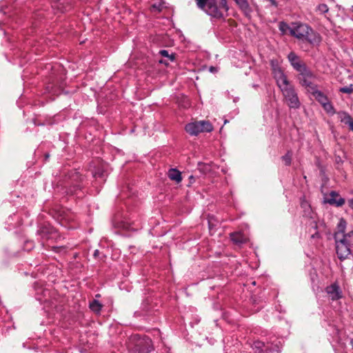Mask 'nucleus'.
Segmentation results:
<instances>
[{
	"instance_id": "obj_21",
	"label": "nucleus",
	"mask_w": 353,
	"mask_h": 353,
	"mask_svg": "<svg viewBox=\"0 0 353 353\" xmlns=\"http://www.w3.org/2000/svg\"><path fill=\"white\" fill-rule=\"evenodd\" d=\"M337 115L341 122L344 123L346 125H348V123H350V121H352V119L350 117V115L345 112H337Z\"/></svg>"
},
{
	"instance_id": "obj_25",
	"label": "nucleus",
	"mask_w": 353,
	"mask_h": 353,
	"mask_svg": "<svg viewBox=\"0 0 353 353\" xmlns=\"http://www.w3.org/2000/svg\"><path fill=\"white\" fill-rule=\"evenodd\" d=\"M219 6H220L223 12V14L225 12H227L229 10V7L228 6L227 0H221L219 4Z\"/></svg>"
},
{
	"instance_id": "obj_18",
	"label": "nucleus",
	"mask_w": 353,
	"mask_h": 353,
	"mask_svg": "<svg viewBox=\"0 0 353 353\" xmlns=\"http://www.w3.org/2000/svg\"><path fill=\"white\" fill-rule=\"evenodd\" d=\"M169 178L176 183H180L182 181L181 173L176 169L171 168L168 172Z\"/></svg>"
},
{
	"instance_id": "obj_23",
	"label": "nucleus",
	"mask_w": 353,
	"mask_h": 353,
	"mask_svg": "<svg viewBox=\"0 0 353 353\" xmlns=\"http://www.w3.org/2000/svg\"><path fill=\"white\" fill-rule=\"evenodd\" d=\"M316 11L319 14H326L329 11V8L326 4L321 3L316 7Z\"/></svg>"
},
{
	"instance_id": "obj_38",
	"label": "nucleus",
	"mask_w": 353,
	"mask_h": 353,
	"mask_svg": "<svg viewBox=\"0 0 353 353\" xmlns=\"http://www.w3.org/2000/svg\"><path fill=\"white\" fill-rule=\"evenodd\" d=\"M350 10H351L352 12H353V5L351 6V8H350Z\"/></svg>"
},
{
	"instance_id": "obj_10",
	"label": "nucleus",
	"mask_w": 353,
	"mask_h": 353,
	"mask_svg": "<svg viewBox=\"0 0 353 353\" xmlns=\"http://www.w3.org/2000/svg\"><path fill=\"white\" fill-rule=\"evenodd\" d=\"M328 298L332 301H337L343 297V292L337 282H334L325 288Z\"/></svg>"
},
{
	"instance_id": "obj_24",
	"label": "nucleus",
	"mask_w": 353,
	"mask_h": 353,
	"mask_svg": "<svg viewBox=\"0 0 353 353\" xmlns=\"http://www.w3.org/2000/svg\"><path fill=\"white\" fill-rule=\"evenodd\" d=\"M339 92L342 93L351 94L353 92V85L351 84L349 86H344L339 89Z\"/></svg>"
},
{
	"instance_id": "obj_13",
	"label": "nucleus",
	"mask_w": 353,
	"mask_h": 353,
	"mask_svg": "<svg viewBox=\"0 0 353 353\" xmlns=\"http://www.w3.org/2000/svg\"><path fill=\"white\" fill-rule=\"evenodd\" d=\"M238 6L240 10L244 14L246 17H250L252 12L251 8L248 0H234Z\"/></svg>"
},
{
	"instance_id": "obj_28",
	"label": "nucleus",
	"mask_w": 353,
	"mask_h": 353,
	"mask_svg": "<svg viewBox=\"0 0 353 353\" xmlns=\"http://www.w3.org/2000/svg\"><path fill=\"white\" fill-rule=\"evenodd\" d=\"M57 3H60L61 5V7H59V6L57 5V3H54V4L52 6V8H57L58 10H59L61 12H64L66 8L62 6V3L61 2V0L59 1Z\"/></svg>"
},
{
	"instance_id": "obj_15",
	"label": "nucleus",
	"mask_w": 353,
	"mask_h": 353,
	"mask_svg": "<svg viewBox=\"0 0 353 353\" xmlns=\"http://www.w3.org/2000/svg\"><path fill=\"white\" fill-rule=\"evenodd\" d=\"M230 239L234 243L238 245L246 243L247 241L248 240V237L247 236V235H245L242 232H235L231 233Z\"/></svg>"
},
{
	"instance_id": "obj_16",
	"label": "nucleus",
	"mask_w": 353,
	"mask_h": 353,
	"mask_svg": "<svg viewBox=\"0 0 353 353\" xmlns=\"http://www.w3.org/2000/svg\"><path fill=\"white\" fill-rule=\"evenodd\" d=\"M185 129L192 136H196L201 132L199 121H194L187 124Z\"/></svg>"
},
{
	"instance_id": "obj_20",
	"label": "nucleus",
	"mask_w": 353,
	"mask_h": 353,
	"mask_svg": "<svg viewBox=\"0 0 353 353\" xmlns=\"http://www.w3.org/2000/svg\"><path fill=\"white\" fill-rule=\"evenodd\" d=\"M89 307L92 312L96 314H99L102 308V305L99 301L94 299L90 303Z\"/></svg>"
},
{
	"instance_id": "obj_29",
	"label": "nucleus",
	"mask_w": 353,
	"mask_h": 353,
	"mask_svg": "<svg viewBox=\"0 0 353 353\" xmlns=\"http://www.w3.org/2000/svg\"><path fill=\"white\" fill-rule=\"evenodd\" d=\"M163 6L162 3H159V4L154 3L152 5V9L157 10L158 12H160L161 10V9L163 8Z\"/></svg>"
},
{
	"instance_id": "obj_2",
	"label": "nucleus",
	"mask_w": 353,
	"mask_h": 353,
	"mask_svg": "<svg viewBox=\"0 0 353 353\" xmlns=\"http://www.w3.org/2000/svg\"><path fill=\"white\" fill-rule=\"evenodd\" d=\"M288 30L294 37L312 45L319 44L321 40L319 34L305 23H292L290 26H288Z\"/></svg>"
},
{
	"instance_id": "obj_7",
	"label": "nucleus",
	"mask_w": 353,
	"mask_h": 353,
	"mask_svg": "<svg viewBox=\"0 0 353 353\" xmlns=\"http://www.w3.org/2000/svg\"><path fill=\"white\" fill-rule=\"evenodd\" d=\"M272 72L276 84L284 97L287 93V76L285 70L274 61H272Z\"/></svg>"
},
{
	"instance_id": "obj_22",
	"label": "nucleus",
	"mask_w": 353,
	"mask_h": 353,
	"mask_svg": "<svg viewBox=\"0 0 353 353\" xmlns=\"http://www.w3.org/2000/svg\"><path fill=\"white\" fill-rule=\"evenodd\" d=\"M322 106H323L324 110L327 114L333 115L336 113L332 104L330 103V101L329 100L327 102L324 103V104H323Z\"/></svg>"
},
{
	"instance_id": "obj_36",
	"label": "nucleus",
	"mask_w": 353,
	"mask_h": 353,
	"mask_svg": "<svg viewBox=\"0 0 353 353\" xmlns=\"http://www.w3.org/2000/svg\"><path fill=\"white\" fill-rule=\"evenodd\" d=\"M190 182L194 181V177L192 175H191L190 176Z\"/></svg>"
},
{
	"instance_id": "obj_26",
	"label": "nucleus",
	"mask_w": 353,
	"mask_h": 353,
	"mask_svg": "<svg viewBox=\"0 0 353 353\" xmlns=\"http://www.w3.org/2000/svg\"><path fill=\"white\" fill-rule=\"evenodd\" d=\"M34 247V243L31 241H28L25 243V250L29 251Z\"/></svg>"
},
{
	"instance_id": "obj_9",
	"label": "nucleus",
	"mask_w": 353,
	"mask_h": 353,
	"mask_svg": "<svg viewBox=\"0 0 353 353\" xmlns=\"http://www.w3.org/2000/svg\"><path fill=\"white\" fill-rule=\"evenodd\" d=\"M323 199L324 203L336 207H341L345 202V199L336 191H331L329 193L324 194Z\"/></svg>"
},
{
	"instance_id": "obj_27",
	"label": "nucleus",
	"mask_w": 353,
	"mask_h": 353,
	"mask_svg": "<svg viewBox=\"0 0 353 353\" xmlns=\"http://www.w3.org/2000/svg\"><path fill=\"white\" fill-rule=\"evenodd\" d=\"M48 231L46 228H43L39 231V234L41 236L42 239L46 238L47 239H50L48 235L47 234Z\"/></svg>"
},
{
	"instance_id": "obj_11",
	"label": "nucleus",
	"mask_w": 353,
	"mask_h": 353,
	"mask_svg": "<svg viewBox=\"0 0 353 353\" xmlns=\"http://www.w3.org/2000/svg\"><path fill=\"white\" fill-rule=\"evenodd\" d=\"M34 289L35 290L36 299L42 303H46L50 295L49 291L43 288V283L40 282H35L34 284Z\"/></svg>"
},
{
	"instance_id": "obj_3",
	"label": "nucleus",
	"mask_w": 353,
	"mask_h": 353,
	"mask_svg": "<svg viewBox=\"0 0 353 353\" xmlns=\"http://www.w3.org/2000/svg\"><path fill=\"white\" fill-rule=\"evenodd\" d=\"M288 61L293 68L299 73L301 83L303 86H310L313 75L301 59L295 53L290 52L288 54Z\"/></svg>"
},
{
	"instance_id": "obj_5",
	"label": "nucleus",
	"mask_w": 353,
	"mask_h": 353,
	"mask_svg": "<svg viewBox=\"0 0 353 353\" xmlns=\"http://www.w3.org/2000/svg\"><path fill=\"white\" fill-rule=\"evenodd\" d=\"M197 6L212 18H224L223 12L217 0H196Z\"/></svg>"
},
{
	"instance_id": "obj_30",
	"label": "nucleus",
	"mask_w": 353,
	"mask_h": 353,
	"mask_svg": "<svg viewBox=\"0 0 353 353\" xmlns=\"http://www.w3.org/2000/svg\"><path fill=\"white\" fill-rule=\"evenodd\" d=\"M209 71L212 73H216L218 72V68L216 67L210 66L209 68Z\"/></svg>"
},
{
	"instance_id": "obj_33",
	"label": "nucleus",
	"mask_w": 353,
	"mask_h": 353,
	"mask_svg": "<svg viewBox=\"0 0 353 353\" xmlns=\"http://www.w3.org/2000/svg\"><path fill=\"white\" fill-rule=\"evenodd\" d=\"M348 126L350 128V130L353 131V120L351 121L350 123H348Z\"/></svg>"
},
{
	"instance_id": "obj_35",
	"label": "nucleus",
	"mask_w": 353,
	"mask_h": 353,
	"mask_svg": "<svg viewBox=\"0 0 353 353\" xmlns=\"http://www.w3.org/2000/svg\"><path fill=\"white\" fill-rule=\"evenodd\" d=\"M99 250H96L94 251V257H97V256L99 255Z\"/></svg>"
},
{
	"instance_id": "obj_17",
	"label": "nucleus",
	"mask_w": 353,
	"mask_h": 353,
	"mask_svg": "<svg viewBox=\"0 0 353 353\" xmlns=\"http://www.w3.org/2000/svg\"><path fill=\"white\" fill-rule=\"evenodd\" d=\"M159 54L165 58L166 59H160L159 62L163 63L166 65L169 64V62H173L175 60V54L174 53H170L167 50H161L159 52Z\"/></svg>"
},
{
	"instance_id": "obj_19",
	"label": "nucleus",
	"mask_w": 353,
	"mask_h": 353,
	"mask_svg": "<svg viewBox=\"0 0 353 353\" xmlns=\"http://www.w3.org/2000/svg\"><path fill=\"white\" fill-rule=\"evenodd\" d=\"M200 127L201 128V132H210L213 130V126L212 123L208 121H199Z\"/></svg>"
},
{
	"instance_id": "obj_37",
	"label": "nucleus",
	"mask_w": 353,
	"mask_h": 353,
	"mask_svg": "<svg viewBox=\"0 0 353 353\" xmlns=\"http://www.w3.org/2000/svg\"><path fill=\"white\" fill-rule=\"evenodd\" d=\"M282 159H283V161H287V159H286L285 156H283Z\"/></svg>"
},
{
	"instance_id": "obj_40",
	"label": "nucleus",
	"mask_w": 353,
	"mask_h": 353,
	"mask_svg": "<svg viewBox=\"0 0 353 353\" xmlns=\"http://www.w3.org/2000/svg\"><path fill=\"white\" fill-rule=\"evenodd\" d=\"M96 297H100V295L99 294H97Z\"/></svg>"
},
{
	"instance_id": "obj_12",
	"label": "nucleus",
	"mask_w": 353,
	"mask_h": 353,
	"mask_svg": "<svg viewBox=\"0 0 353 353\" xmlns=\"http://www.w3.org/2000/svg\"><path fill=\"white\" fill-rule=\"evenodd\" d=\"M305 87L308 88L311 90V92L314 97L316 99V101H318L321 104V105L329 100L327 97L321 91L317 90L316 86L314 85L312 82L310 86Z\"/></svg>"
},
{
	"instance_id": "obj_31",
	"label": "nucleus",
	"mask_w": 353,
	"mask_h": 353,
	"mask_svg": "<svg viewBox=\"0 0 353 353\" xmlns=\"http://www.w3.org/2000/svg\"><path fill=\"white\" fill-rule=\"evenodd\" d=\"M280 29L281 31L284 32L287 29V24L284 22L281 23Z\"/></svg>"
},
{
	"instance_id": "obj_1",
	"label": "nucleus",
	"mask_w": 353,
	"mask_h": 353,
	"mask_svg": "<svg viewBox=\"0 0 353 353\" xmlns=\"http://www.w3.org/2000/svg\"><path fill=\"white\" fill-rule=\"evenodd\" d=\"M346 225V221L341 219L334 236L336 252L341 261L347 259L353 252V231L345 233Z\"/></svg>"
},
{
	"instance_id": "obj_39",
	"label": "nucleus",
	"mask_w": 353,
	"mask_h": 353,
	"mask_svg": "<svg viewBox=\"0 0 353 353\" xmlns=\"http://www.w3.org/2000/svg\"><path fill=\"white\" fill-rule=\"evenodd\" d=\"M325 18H326L327 20H329V21L330 20V17H328L327 16H325Z\"/></svg>"
},
{
	"instance_id": "obj_6",
	"label": "nucleus",
	"mask_w": 353,
	"mask_h": 353,
	"mask_svg": "<svg viewBox=\"0 0 353 353\" xmlns=\"http://www.w3.org/2000/svg\"><path fill=\"white\" fill-rule=\"evenodd\" d=\"M252 347L255 353H279L282 345L278 339H274L267 343L256 341Z\"/></svg>"
},
{
	"instance_id": "obj_32",
	"label": "nucleus",
	"mask_w": 353,
	"mask_h": 353,
	"mask_svg": "<svg viewBox=\"0 0 353 353\" xmlns=\"http://www.w3.org/2000/svg\"><path fill=\"white\" fill-rule=\"evenodd\" d=\"M348 203L350 208L353 210V198L349 200Z\"/></svg>"
},
{
	"instance_id": "obj_8",
	"label": "nucleus",
	"mask_w": 353,
	"mask_h": 353,
	"mask_svg": "<svg viewBox=\"0 0 353 353\" xmlns=\"http://www.w3.org/2000/svg\"><path fill=\"white\" fill-rule=\"evenodd\" d=\"M301 208L303 210V216L309 219L311 228L316 230L317 223L316 221V214L313 211L309 201L305 199H303L301 202Z\"/></svg>"
},
{
	"instance_id": "obj_14",
	"label": "nucleus",
	"mask_w": 353,
	"mask_h": 353,
	"mask_svg": "<svg viewBox=\"0 0 353 353\" xmlns=\"http://www.w3.org/2000/svg\"><path fill=\"white\" fill-rule=\"evenodd\" d=\"M300 105V102L294 90L288 87V106L292 108H297Z\"/></svg>"
},
{
	"instance_id": "obj_34",
	"label": "nucleus",
	"mask_w": 353,
	"mask_h": 353,
	"mask_svg": "<svg viewBox=\"0 0 353 353\" xmlns=\"http://www.w3.org/2000/svg\"><path fill=\"white\" fill-rule=\"evenodd\" d=\"M319 236V232H315L314 234H312L311 235V237L312 238H315V237H317Z\"/></svg>"
},
{
	"instance_id": "obj_4",
	"label": "nucleus",
	"mask_w": 353,
	"mask_h": 353,
	"mask_svg": "<svg viewBox=\"0 0 353 353\" xmlns=\"http://www.w3.org/2000/svg\"><path fill=\"white\" fill-rule=\"evenodd\" d=\"M128 347L134 353H148L151 350V340L148 337L134 334L129 339Z\"/></svg>"
}]
</instances>
